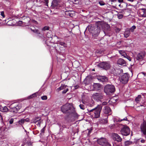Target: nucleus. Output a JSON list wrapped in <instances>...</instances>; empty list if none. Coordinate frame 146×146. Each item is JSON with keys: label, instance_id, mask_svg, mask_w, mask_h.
Segmentation results:
<instances>
[{"label": "nucleus", "instance_id": "1", "mask_svg": "<svg viewBox=\"0 0 146 146\" xmlns=\"http://www.w3.org/2000/svg\"><path fill=\"white\" fill-rule=\"evenodd\" d=\"M102 108L101 105H98L95 108L88 111V114L92 118H98L100 116V113Z\"/></svg>", "mask_w": 146, "mask_h": 146}, {"label": "nucleus", "instance_id": "2", "mask_svg": "<svg viewBox=\"0 0 146 146\" xmlns=\"http://www.w3.org/2000/svg\"><path fill=\"white\" fill-rule=\"evenodd\" d=\"M62 112L64 113H74L75 110L73 106L69 104H67L63 106L61 108Z\"/></svg>", "mask_w": 146, "mask_h": 146}, {"label": "nucleus", "instance_id": "3", "mask_svg": "<svg viewBox=\"0 0 146 146\" xmlns=\"http://www.w3.org/2000/svg\"><path fill=\"white\" fill-rule=\"evenodd\" d=\"M115 90V87L112 85H107L104 87V91L107 94L114 92Z\"/></svg>", "mask_w": 146, "mask_h": 146}, {"label": "nucleus", "instance_id": "4", "mask_svg": "<svg viewBox=\"0 0 146 146\" xmlns=\"http://www.w3.org/2000/svg\"><path fill=\"white\" fill-rule=\"evenodd\" d=\"M9 107L10 108V111L14 113L17 112L21 108L20 106L16 103H13L11 104Z\"/></svg>", "mask_w": 146, "mask_h": 146}, {"label": "nucleus", "instance_id": "5", "mask_svg": "<svg viewBox=\"0 0 146 146\" xmlns=\"http://www.w3.org/2000/svg\"><path fill=\"white\" fill-rule=\"evenodd\" d=\"M104 22L102 21H98L96 23V25L97 27L95 28L94 31L92 32V33L95 35H98L100 32V29L103 26Z\"/></svg>", "mask_w": 146, "mask_h": 146}, {"label": "nucleus", "instance_id": "6", "mask_svg": "<svg viewBox=\"0 0 146 146\" xmlns=\"http://www.w3.org/2000/svg\"><path fill=\"white\" fill-rule=\"evenodd\" d=\"M129 76L127 73L124 74L119 78V80L122 84H125L127 83L128 81Z\"/></svg>", "mask_w": 146, "mask_h": 146}, {"label": "nucleus", "instance_id": "7", "mask_svg": "<svg viewBox=\"0 0 146 146\" xmlns=\"http://www.w3.org/2000/svg\"><path fill=\"white\" fill-rule=\"evenodd\" d=\"M98 144L102 146H111L106 139L104 138L100 139L97 140Z\"/></svg>", "mask_w": 146, "mask_h": 146}, {"label": "nucleus", "instance_id": "8", "mask_svg": "<svg viewBox=\"0 0 146 146\" xmlns=\"http://www.w3.org/2000/svg\"><path fill=\"white\" fill-rule=\"evenodd\" d=\"M103 95L101 93H96L92 96V98L97 101H99L103 99Z\"/></svg>", "mask_w": 146, "mask_h": 146}, {"label": "nucleus", "instance_id": "9", "mask_svg": "<svg viewBox=\"0 0 146 146\" xmlns=\"http://www.w3.org/2000/svg\"><path fill=\"white\" fill-rule=\"evenodd\" d=\"M130 129L127 126H124L121 130V132L123 135L127 136L130 133Z\"/></svg>", "mask_w": 146, "mask_h": 146}, {"label": "nucleus", "instance_id": "10", "mask_svg": "<svg viewBox=\"0 0 146 146\" xmlns=\"http://www.w3.org/2000/svg\"><path fill=\"white\" fill-rule=\"evenodd\" d=\"M99 66L106 70L109 69L110 67V63L109 62H103L100 63L99 65Z\"/></svg>", "mask_w": 146, "mask_h": 146}, {"label": "nucleus", "instance_id": "11", "mask_svg": "<svg viewBox=\"0 0 146 146\" xmlns=\"http://www.w3.org/2000/svg\"><path fill=\"white\" fill-rule=\"evenodd\" d=\"M139 15L140 17H146V9H140L138 11Z\"/></svg>", "mask_w": 146, "mask_h": 146}, {"label": "nucleus", "instance_id": "12", "mask_svg": "<svg viewBox=\"0 0 146 146\" xmlns=\"http://www.w3.org/2000/svg\"><path fill=\"white\" fill-rule=\"evenodd\" d=\"M141 131L144 135L146 134V122L144 121L141 125Z\"/></svg>", "mask_w": 146, "mask_h": 146}, {"label": "nucleus", "instance_id": "13", "mask_svg": "<svg viewBox=\"0 0 146 146\" xmlns=\"http://www.w3.org/2000/svg\"><path fill=\"white\" fill-rule=\"evenodd\" d=\"M112 136L113 139L118 142H120L122 140L121 138L117 134L115 133H113L112 135Z\"/></svg>", "mask_w": 146, "mask_h": 146}, {"label": "nucleus", "instance_id": "14", "mask_svg": "<svg viewBox=\"0 0 146 146\" xmlns=\"http://www.w3.org/2000/svg\"><path fill=\"white\" fill-rule=\"evenodd\" d=\"M97 79L100 81L102 82H106L108 80V78L104 76H98L97 77Z\"/></svg>", "mask_w": 146, "mask_h": 146}, {"label": "nucleus", "instance_id": "15", "mask_svg": "<svg viewBox=\"0 0 146 146\" xmlns=\"http://www.w3.org/2000/svg\"><path fill=\"white\" fill-rule=\"evenodd\" d=\"M59 6L58 1L57 0H54L52 2V5H51V7L52 8H57Z\"/></svg>", "mask_w": 146, "mask_h": 146}, {"label": "nucleus", "instance_id": "16", "mask_svg": "<svg viewBox=\"0 0 146 146\" xmlns=\"http://www.w3.org/2000/svg\"><path fill=\"white\" fill-rule=\"evenodd\" d=\"M117 64L125 66L126 64V62L123 59L119 58L117 61Z\"/></svg>", "mask_w": 146, "mask_h": 146}, {"label": "nucleus", "instance_id": "17", "mask_svg": "<svg viewBox=\"0 0 146 146\" xmlns=\"http://www.w3.org/2000/svg\"><path fill=\"white\" fill-rule=\"evenodd\" d=\"M111 111L110 108L108 106H105L103 109V112L106 114L109 113Z\"/></svg>", "mask_w": 146, "mask_h": 146}, {"label": "nucleus", "instance_id": "18", "mask_svg": "<svg viewBox=\"0 0 146 146\" xmlns=\"http://www.w3.org/2000/svg\"><path fill=\"white\" fill-rule=\"evenodd\" d=\"M94 90H99L101 88V85L99 84L94 83L93 85Z\"/></svg>", "mask_w": 146, "mask_h": 146}, {"label": "nucleus", "instance_id": "19", "mask_svg": "<svg viewBox=\"0 0 146 146\" xmlns=\"http://www.w3.org/2000/svg\"><path fill=\"white\" fill-rule=\"evenodd\" d=\"M130 33V32L129 29H126L124 34V37L126 38L128 37L129 36Z\"/></svg>", "mask_w": 146, "mask_h": 146}, {"label": "nucleus", "instance_id": "20", "mask_svg": "<svg viewBox=\"0 0 146 146\" xmlns=\"http://www.w3.org/2000/svg\"><path fill=\"white\" fill-rule=\"evenodd\" d=\"M67 86L65 84H62L61 86L56 89V91L58 92L60 90L65 89Z\"/></svg>", "mask_w": 146, "mask_h": 146}, {"label": "nucleus", "instance_id": "21", "mask_svg": "<svg viewBox=\"0 0 146 146\" xmlns=\"http://www.w3.org/2000/svg\"><path fill=\"white\" fill-rule=\"evenodd\" d=\"M144 54L142 53H140L138 54L137 56V59L138 60L142 59L144 56Z\"/></svg>", "mask_w": 146, "mask_h": 146}, {"label": "nucleus", "instance_id": "22", "mask_svg": "<svg viewBox=\"0 0 146 146\" xmlns=\"http://www.w3.org/2000/svg\"><path fill=\"white\" fill-rule=\"evenodd\" d=\"M8 110V109L6 106L2 107L0 105V111H1L4 112L7 111Z\"/></svg>", "mask_w": 146, "mask_h": 146}, {"label": "nucleus", "instance_id": "23", "mask_svg": "<svg viewBox=\"0 0 146 146\" xmlns=\"http://www.w3.org/2000/svg\"><path fill=\"white\" fill-rule=\"evenodd\" d=\"M141 95H138L135 99V101L137 103L139 102L141 99Z\"/></svg>", "mask_w": 146, "mask_h": 146}, {"label": "nucleus", "instance_id": "24", "mask_svg": "<svg viewBox=\"0 0 146 146\" xmlns=\"http://www.w3.org/2000/svg\"><path fill=\"white\" fill-rule=\"evenodd\" d=\"M132 142L130 141H127L125 142V146H129L133 144Z\"/></svg>", "mask_w": 146, "mask_h": 146}, {"label": "nucleus", "instance_id": "25", "mask_svg": "<svg viewBox=\"0 0 146 146\" xmlns=\"http://www.w3.org/2000/svg\"><path fill=\"white\" fill-rule=\"evenodd\" d=\"M119 53L124 57L127 54L123 50H119Z\"/></svg>", "mask_w": 146, "mask_h": 146}, {"label": "nucleus", "instance_id": "26", "mask_svg": "<svg viewBox=\"0 0 146 146\" xmlns=\"http://www.w3.org/2000/svg\"><path fill=\"white\" fill-rule=\"evenodd\" d=\"M71 11H66L65 12V14L66 15L72 17L73 15L71 13Z\"/></svg>", "mask_w": 146, "mask_h": 146}, {"label": "nucleus", "instance_id": "27", "mask_svg": "<svg viewBox=\"0 0 146 146\" xmlns=\"http://www.w3.org/2000/svg\"><path fill=\"white\" fill-rule=\"evenodd\" d=\"M136 28V27L135 26H132L131 28H130L129 30L131 32H133L134 31L135 29Z\"/></svg>", "mask_w": 146, "mask_h": 146}, {"label": "nucleus", "instance_id": "28", "mask_svg": "<svg viewBox=\"0 0 146 146\" xmlns=\"http://www.w3.org/2000/svg\"><path fill=\"white\" fill-rule=\"evenodd\" d=\"M24 119H22L18 121L19 124L22 125L24 123Z\"/></svg>", "mask_w": 146, "mask_h": 146}, {"label": "nucleus", "instance_id": "29", "mask_svg": "<svg viewBox=\"0 0 146 146\" xmlns=\"http://www.w3.org/2000/svg\"><path fill=\"white\" fill-rule=\"evenodd\" d=\"M40 119V117H36L35 119L34 120V122L35 123H37L38 121Z\"/></svg>", "mask_w": 146, "mask_h": 146}, {"label": "nucleus", "instance_id": "30", "mask_svg": "<svg viewBox=\"0 0 146 146\" xmlns=\"http://www.w3.org/2000/svg\"><path fill=\"white\" fill-rule=\"evenodd\" d=\"M32 31H33L34 33H37L38 34H40V33L38 30H32Z\"/></svg>", "mask_w": 146, "mask_h": 146}, {"label": "nucleus", "instance_id": "31", "mask_svg": "<svg viewBox=\"0 0 146 146\" xmlns=\"http://www.w3.org/2000/svg\"><path fill=\"white\" fill-rule=\"evenodd\" d=\"M36 94H34L32 95H31L30 96H29L28 97V98L29 99L31 98H33V97H36Z\"/></svg>", "mask_w": 146, "mask_h": 146}, {"label": "nucleus", "instance_id": "32", "mask_svg": "<svg viewBox=\"0 0 146 146\" xmlns=\"http://www.w3.org/2000/svg\"><path fill=\"white\" fill-rule=\"evenodd\" d=\"M68 90V89L66 87L64 90L62 91V93L63 94L66 93Z\"/></svg>", "mask_w": 146, "mask_h": 146}, {"label": "nucleus", "instance_id": "33", "mask_svg": "<svg viewBox=\"0 0 146 146\" xmlns=\"http://www.w3.org/2000/svg\"><path fill=\"white\" fill-rule=\"evenodd\" d=\"M127 118L125 117L124 118H123V119H119V120H118V121H127Z\"/></svg>", "mask_w": 146, "mask_h": 146}, {"label": "nucleus", "instance_id": "34", "mask_svg": "<svg viewBox=\"0 0 146 146\" xmlns=\"http://www.w3.org/2000/svg\"><path fill=\"white\" fill-rule=\"evenodd\" d=\"M49 29V27H48L45 26L42 29V31H45L46 30H48Z\"/></svg>", "mask_w": 146, "mask_h": 146}, {"label": "nucleus", "instance_id": "35", "mask_svg": "<svg viewBox=\"0 0 146 146\" xmlns=\"http://www.w3.org/2000/svg\"><path fill=\"white\" fill-rule=\"evenodd\" d=\"M47 98V96H44L41 97V99L42 100H46Z\"/></svg>", "mask_w": 146, "mask_h": 146}, {"label": "nucleus", "instance_id": "36", "mask_svg": "<svg viewBox=\"0 0 146 146\" xmlns=\"http://www.w3.org/2000/svg\"><path fill=\"white\" fill-rule=\"evenodd\" d=\"M79 107H80V109L82 110H84L85 109V106L82 104H80L79 105Z\"/></svg>", "mask_w": 146, "mask_h": 146}, {"label": "nucleus", "instance_id": "37", "mask_svg": "<svg viewBox=\"0 0 146 146\" xmlns=\"http://www.w3.org/2000/svg\"><path fill=\"white\" fill-rule=\"evenodd\" d=\"M99 3L101 5H104L105 4L104 2L102 1H99Z\"/></svg>", "mask_w": 146, "mask_h": 146}, {"label": "nucleus", "instance_id": "38", "mask_svg": "<svg viewBox=\"0 0 146 146\" xmlns=\"http://www.w3.org/2000/svg\"><path fill=\"white\" fill-rule=\"evenodd\" d=\"M125 58H127L128 60H129V61H131V58L128 56L127 54L126 55L125 57Z\"/></svg>", "mask_w": 146, "mask_h": 146}, {"label": "nucleus", "instance_id": "39", "mask_svg": "<svg viewBox=\"0 0 146 146\" xmlns=\"http://www.w3.org/2000/svg\"><path fill=\"white\" fill-rule=\"evenodd\" d=\"M117 16L118 18L119 19L122 18L123 17V15L121 14H118Z\"/></svg>", "mask_w": 146, "mask_h": 146}, {"label": "nucleus", "instance_id": "40", "mask_svg": "<svg viewBox=\"0 0 146 146\" xmlns=\"http://www.w3.org/2000/svg\"><path fill=\"white\" fill-rule=\"evenodd\" d=\"M14 119L13 118L11 119L9 121V123L11 124H12L13 122Z\"/></svg>", "mask_w": 146, "mask_h": 146}, {"label": "nucleus", "instance_id": "41", "mask_svg": "<svg viewBox=\"0 0 146 146\" xmlns=\"http://www.w3.org/2000/svg\"><path fill=\"white\" fill-rule=\"evenodd\" d=\"M1 15L2 16L3 18H4L5 16L4 14V13L3 11H2L1 12Z\"/></svg>", "mask_w": 146, "mask_h": 146}, {"label": "nucleus", "instance_id": "42", "mask_svg": "<svg viewBox=\"0 0 146 146\" xmlns=\"http://www.w3.org/2000/svg\"><path fill=\"white\" fill-rule=\"evenodd\" d=\"M45 2V4L46 5L48 6V0H44Z\"/></svg>", "mask_w": 146, "mask_h": 146}, {"label": "nucleus", "instance_id": "43", "mask_svg": "<svg viewBox=\"0 0 146 146\" xmlns=\"http://www.w3.org/2000/svg\"><path fill=\"white\" fill-rule=\"evenodd\" d=\"M24 120L25 122V121L29 122V119L28 118H27L26 119H24Z\"/></svg>", "mask_w": 146, "mask_h": 146}, {"label": "nucleus", "instance_id": "44", "mask_svg": "<svg viewBox=\"0 0 146 146\" xmlns=\"http://www.w3.org/2000/svg\"><path fill=\"white\" fill-rule=\"evenodd\" d=\"M22 23V21H19L18 23V25H20Z\"/></svg>", "mask_w": 146, "mask_h": 146}, {"label": "nucleus", "instance_id": "45", "mask_svg": "<svg viewBox=\"0 0 146 146\" xmlns=\"http://www.w3.org/2000/svg\"><path fill=\"white\" fill-rule=\"evenodd\" d=\"M59 44L61 45L64 46L65 44V43L62 42H60L59 43Z\"/></svg>", "mask_w": 146, "mask_h": 146}, {"label": "nucleus", "instance_id": "46", "mask_svg": "<svg viewBox=\"0 0 146 146\" xmlns=\"http://www.w3.org/2000/svg\"><path fill=\"white\" fill-rule=\"evenodd\" d=\"M107 104V102H103L102 103V105H106Z\"/></svg>", "mask_w": 146, "mask_h": 146}, {"label": "nucleus", "instance_id": "47", "mask_svg": "<svg viewBox=\"0 0 146 146\" xmlns=\"http://www.w3.org/2000/svg\"><path fill=\"white\" fill-rule=\"evenodd\" d=\"M44 127H43L41 130V132L42 133H43L44 132Z\"/></svg>", "mask_w": 146, "mask_h": 146}, {"label": "nucleus", "instance_id": "48", "mask_svg": "<svg viewBox=\"0 0 146 146\" xmlns=\"http://www.w3.org/2000/svg\"><path fill=\"white\" fill-rule=\"evenodd\" d=\"M104 121H103L104 123H107V120L106 119H104Z\"/></svg>", "mask_w": 146, "mask_h": 146}, {"label": "nucleus", "instance_id": "49", "mask_svg": "<svg viewBox=\"0 0 146 146\" xmlns=\"http://www.w3.org/2000/svg\"><path fill=\"white\" fill-rule=\"evenodd\" d=\"M118 1L119 3H123V0H118Z\"/></svg>", "mask_w": 146, "mask_h": 146}, {"label": "nucleus", "instance_id": "50", "mask_svg": "<svg viewBox=\"0 0 146 146\" xmlns=\"http://www.w3.org/2000/svg\"><path fill=\"white\" fill-rule=\"evenodd\" d=\"M141 141L142 143H144L145 142V140L144 139L141 140Z\"/></svg>", "mask_w": 146, "mask_h": 146}, {"label": "nucleus", "instance_id": "51", "mask_svg": "<svg viewBox=\"0 0 146 146\" xmlns=\"http://www.w3.org/2000/svg\"><path fill=\"white\" fill-rule=\"evenodd\" d=\"M120 31V29H117L116 30V31L119 32Z\"/></svg>", "mask_w": 146, "mask_h": 146}, {"label": "nucleus", "instance_id": "52", "mask_svg": "<svg viewBox=\"0 0 146 146\" xmlns=\"http://www.w3.org/2000/svg\"><path fill=\"white\" fill-rule=\"evenodd\" d=\"M37 122H38V123L37 124V125H40V122L39 121Z\"/></svg>", "mask_w": 146, "mask_h": 146}, {"label": "nucleus", "instance_id": "53", "mask_svg": "<svg viewBox=\"0 0 146 146\" xmlns=\"http://www.w3.org/2000/svg\"><path fill=\"white\" fill-rule=\"evenodd\" d=\"M111 1H113V2H114V1H116V0H111Z\"/></svg>", "mask_w": 146, "mask_h": 146}, {"label": "nucleus", "instance_id": "54", "mask_svg": "<svg viewBox=\"0 0 146 146\" xmlns=\"http://www.w3.org/2000/svg\"><path fill=\"white\" fill-rule=\"evenodd\" d=\"M0 116L1 117V119H2V116Z\"/></svg>", "mask_w": 146, "mask_h": 146}, {"label": "nucleus", "instance_id": "55", "mask_svg": "<svg viewBox=\"0 0 146 146\" xmlns=\"http://www.w3.org/2000/svg\"><path fill=\"white\" fill-rule=\"evenodd\" d=\"M29 144H31V143H29Z\"/></svg>", "mask_w": 146, "mask_h": 146}, {"label": "nucleus", "instance_id": "56", "mask_svg": "<svg viewBox=\"0 0 146 146\" xmlns=\"http://www.w3.org/2000/svg\"><path fill=\"white\" fill-rule=\"evenodd\" d=\"M93 70H94V69Z\"/></svg>", "mask_w": 146, "mask_h": 146}]
</instances>
